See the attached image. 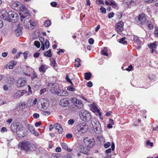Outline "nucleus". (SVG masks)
<instances>
[{"label": "nucleus", "mask_w": 158, "mask_h": 158, "mask_svg": "<svg viewBox=\"0 0 158 158\" xmlns=\"http://www.w3.org/2000/svg\"><path fill=\"white\" fill-rule=\"evenodd\" d=\"M0 17L1 18L6 20H9V18L8 17V13L5 10H2L0 12Z\"/></svg>", "instance_id": "4468645a"}, {"label": "nucleus", "mask_w": 158, "mask_h": 158, "mask_svg": "<svg viewBox=\"0 0 158 158\" xmlns=\"http://www.w3.org/2000/svg\"><path fill=\"white\" fill-rule=\"evenodd\" d=\"M26 83L27 81L25 79L23 78L19 79L17 83V86L18 88L23 87Z\"/></svg>", "instance_id": "9d476101"}, {"label": "nucleus", "mask_w": 158, "mask_h": 158, "mask_svg": "<svg viewBox=\"0 0 158 158\" xmlns=\"http://www.w3.org/2000/svg\"><path fill=\"white\" fill-rule=\"evenodd\" d=\"M88 42L90 44H93L94 43V40L93 38H90L89 39Z\"/></svg>", "instance_id": "603ef678"}, {"label": "nucleus", "mask_w": 158, "mask_h": 158, "mask_svg": "<svg viewBox=\"0 0 158 158\" xmlns=\"http://www.w3.org/2000/svg\"><path fill=\"white\" fill-rule=\"evenodd\" d=\"M133 40L138 44H140L141 43V41L137 36H134Z\"/></svg>", "instance_id": "2f4dec72"}, {"label": "nucleus", "mask_w": 158, "mask_h": 158, "mask_svg": "<svg viewBox=\"0 0 158 158\" xmlns=\"http://www.w3.org/2000/svg\"><path fill=\"white\" fill-rule=\"evenodd\" d=\"M19 8V10H20L22 12V13H20V16L22 18L24 19L26 16L30 14L29 12L25 6L21 4V6Z\"/></svg>", "instance_id": "0eeeda50"}, {"label": "nucleus", "mask_w": 158, "mask_h": 158, "mask_svg": "<svg viewBox=\"0 0 158 158\" xmlns=\"http://www.w3.org/2000/svg\"><path fill=\"white\" fill-rule=\"evenodd\" d=\"M51 158H60L58 154H52L51 156Z\"/></svg>", "instance_id": "bf43d9fd"}, {"label": "nucleus", "mask_w": 158, "mask_h": 158, "mask_svg": "<svg viewBox=\"0 0 158 158\" xmlns=\"http://www.w3.org/2000/svg\"><path fill=\"white\" fill-rule=\"evenodd\" d=\"M61 146L63 149L65 150H67L69 152H71L72 150L70 148H68L67 144L64 143H62L61 144Z\"/></svg>", "instance_id": "a878e982"}, {"label": "nucleus", "mask_w": 158, "mask_h": 158, "mask_svg": "<svg viewBox=\"0 0 158 158\" xmlns=\"http://www.w3.org/2000/svg\"><path fill=\"white\" fill-rule=\"evenodd\" d=\"M85 78L86 80H89L91 77V74L90 73H86L85 74Z\"/></svg>", "instance_id": "f704fd0d"}, {"label": "nucleus", "mask_w": 158, "mask_h": 158, "mask_svg": "<svg viewBox=\"0 0 158 158\" xmlns=\"http://www.w3.org/2000/svg\"><path fill=\"white\" fill-rule=\"evenodd\" d=\"M65 79H66V81H68L69 82V83H70L71 84L73 85V82H72V81H71V80L69 78V77L68 75H67L66 76V78H65Z\"/></svg>", "instance_id": "5fc2aeb1"}, {"label": "nucleus", "mask_w": 158, "mask_h": 158, "mask_svg": "<svg viewBox=\"0 0 158 158\" xmlns=\"http://www.w3.org/2000/svg\"><path fill=\"white\" fill-rule=\"evenodd\" d=\"M56 93L58 95L62 96H66L67 94V93L66 91L61 89L58 90L57 92H56Z\"/></svg>", "instance_id": "4be33fe9"}, {"label": "nucleus", "mask_w": 158, "mask_h": 158, "mask_svg": "<svg viewBox=\"0 0 158 158\" xmlns=\"http://www.w3.org/2000/svg\"><path fill=\"white\" fill-rule=\"evenodd\" d=\"M37 77V75L36 73L35 72H33L32 73V75L31 77V79L33 80L35 78Z\"/></svg>", "instance_id": "49530a36"}, {"label": "nucleus", "mask_w": 158, "mask_h": 158, "mask_svg": "<svg viewBox=\"0 0 158 158\" xmlns=\"http://www.w3.org/2000/svg\"><path fill=\"white\" fill-rule=\"evenodd\" d=\"M101 11L103 14H105L106 13V9L103 6H101L100 8Z\"/></svg>", "instance_id": "8fccbe9b"}, {"label": "nucleus", "mask_w": 158, "mask_h": 158, "mask_svg": "<svg viewBox=\"0 0 158 158\" xmlns=\"http://www.w3.org/2000/svg\"><path fill=\"white\" fill-rule=\"evenodd\" d=\"M92 125L94 128L96 127H97L100 126H101L98 120H95L92 123Z\"/></svg>", "instance_id": "bb28decb"}, {"label": "nucleus", "mask_w": 158, "mask_h": 158, "mask_svg": "<svg viewBox=\"0 0 158 158\" xmlns=\"http://www.w3.org/2000/svg\"><path fill=\"white\" fill-rule=\"evenodd\" d=\"M67 89L71 91H74L75 90V88L71 86H69L68 87Z\"/></svg>", "instance_id": "09e8293b"}, {"label": "nucleus", "mask_w": 158, "mask_h": 158, "mask_svg": "<svg viewBox=\"0 0 158 158\" xmlns=\"http://www.w3.org/2000/svg\"><path fill=\"white\" fill-rule=\"evenodd\" d=\"M39 40L41 43V49L42 50H44L45 49V47L44 46V38L42 37H40L39 38Z\"/></svg>", "instance_id": "cd10ccee"}, {"label": "nucleus", "mask_w": 158, "mask_h": 158, "mask_svg": "<svg viewBox=\"0 0 158 158\" xmlns=\"http://www.w3.org/2000/svg\"><path fill=\"white\" fill-rule=\"evenodd\" d=\"M157 46L156 42V41L150 43L148 45V47L149 48L152 49L151 52L152 53H154V52L156 53V50H155L154 49L156 48Z\"/></svg>", "instance_id": "dca6fc26"}, {"label": "nucleus", "mask_w": 158, "mask_h": 158, "mask_svg": "<svg viewBox=\"0 0 158 158\" xmlns=\"http://www.w3.org/2000/svg\"><path fill=\"white\" fill-rule=\"evenodd\" d=\"M51 24V21L49 20H47L44 23V25L46 27L49 26Z\"/></svg>", "instance_id": "79ce46f5"}, {"label": "nucleus", "mask_w": 158, "mask_h": 158, "mask_svg": "<svg viewBox=\"0 0 158 158\" xmlns=\"http://www.w3.org/2000/svg\"><path fill=\"white\" fill-rule=\"evenodd\" d=\"M96 3L98 4H104V2L102 0H97Z\"/></svg>", "instance_id": "680f3d73"}, {"label": "nucleus", "mask_w": 158, "mask_h": 158, "mask_svg": "<svg viewBox=\"0 0 158 158\" xmlns=\"http://www.w3.org/2000/svg\"><path fill=\"white\" fill-rule=\"evenodd\" d=\"M124 26L123 23L121 21H119L116 25V30L118 34H120V32L123 30Z\"/></svg>", "instance_id": "1a4fd4ad"}, {"label": "nucleus", "mask_w": 158, "mask_h": 158, "mask_svg": "<svg viewBox=\"0 0 158 158\" xmlns=\"http://www.w3.org/2000/svg\"><path fill=\"white\" fill-rule=\"evenodd\" d=\"M116 15L117 16L118 19H120L122 16L123 13L121 12H117L116 13Z\"/></svg>", "instance_id": "a18cd8bd"}, {"label": "nucleus", "mask_w": 158, "mask_h": 158, "mask_svg": "<svg viewBox=\"0 0 158 158\" xmlns=\"http://www.w3.org/2000/svg\"><path fill=\"white\" fill-rule=\"evenodd\" d=\"M101 54L106 56H107L108 55L107 48L105 47L103 49L102 51Z\"/></svg>", "instance_id": "e433bc0d"}, {"label": "nucleus", "mask_w": 158, "mask_h": 158, "mask_svg": "<svg viewBox=\"0 0 158 158\" xmlns=\"http://www.w3.org/2000/svg\"><path fill=\"white\" fill-rule=\"evenodd\" d=\"M15 132L20 137H23L25 135L24 132L22 129V128L21 127H19Z\"/></svg>", "instance_id": "f3484780"}, {"label": "nucleus", "mask_w": 158, "mask_h": 158, "mask_svg": "<svg viewBox=\"0 0 158 158\" xmlns=\"http://www.w3.org/2000/svg\"><path fill=\"white\" fill-rule=\"evenodd\" d=\"M25 93L26 91H19L14 94L13 97L15 98H18L23 96Z\"/></svg>", "instance_id": "6ab92c4d"}, {"label": "nucleus", "mask_w": 158, "mask_h": 158, "mask_svg": "<svg viewBox=\"0 0 158 158\" xmlns=\"http://www.w3.org/2000/svg\"><path fill=\"white\" fill-rule=\"evenodd\" d=\"M21 6V4L20 2H15L12 5V7L17 10H19V8Z\"/></svg>", "instance_id": "aec40b11"}, {"label": "nucleus", "mask_w": 158, "mask_h": 158, "mask_svg": "<svg viewBox=\"0 0 158 158\" xmlns=\"http://www.w3.org/2000/svg\"><path fill=\"white\" fill-rule=\"evenodd\" d=\"M50 4L52 6L56 7L57 6V3L55 2H52Z\"/></svg>", "instance_id": "69168bd1"}, {"label": "nucleus", "mask_w": 158, "mask_h": 158, "mask_svg": "<svg viewBox=\"0 0 158 158\" xmlns=\"http://www.w3.org/2000/svg\"><path fill=\"white\" fill-rule=\"evenodd\" d=\"M19 127L17 123H14L11 125L10 128L12 131L15 133L18 128Z\"/></svg>", "instance_id": "5701e85b"}, {"label": "nucleus", "mask_w": 158, "mask_h": 158, "mask_svg": "<svg viewBox=\"0 0 158 158\" xmlns=\"http://www.w3.org/2000/svg\"><path fill=\"white\" fill-rule=\"evenodd\" d=\"M22 26H19V28L16 29L15 30V34L17 36H19L22 34Z\"/></svg>", "instance_id": "393cba45"}, {"label": "nucleus", "mask_w": 158, "mask_h": 158, "mask_svg": "<svg viewBox=\"0 0 158 158\" xmlns=\"http://www.w3.org/2000/svg\"><path fill=\"white\" fill-rule=\"evenodd\" d=\"M8 17L9 20L11 19H14V20L17 19L19 18V16L17 14L12 11H10L8 14Z\"/></svg>", "instance_id": "9b49d317"}, {"label": "nucleus", "mask_w": 158, "mask_h": 158, "mask_svg": "<svg viewBox=\"0 0 158 158\" xmlns=\"http://www.w3.org/2000/svg\"><path fill=\"white\" fill-rule=\"evenodd\" d=\"M83 142L87 146L86 148H90L95 143L94 140L93 139H89L88 138H86L83 139Z\"/></svg>", "instance_id": "6e6552de"}, {"label": "nucleus", "mask_w": 158, "mask_h": 158, "mask_svg": "<svg viewBox=\"0 0 158 158\" xmlns=\"http://www.w3.org/2000/svg\"><path fill=\"white\" fill-rule=\"evenodd\" d=\"M80 62L81 60L79 58L75 59L74 64V66H76L77 68L79 67L81 65Z\"/></svg>", "instance_id": "c756f323"}, {"label": "nucleus", "mask_w": 158, "mask_h": 158, "mask_svg": "<svg viewBox=\"0 0 158 158\" xmlns=\"http://www.w3.org/2000/svg\"><path fill=\"white\" fill-rule=\"evenodd\" d=\"M155 34L156 36H158V28L157 27H155Z\"/></svg>", "instance_id": "052dcab7"}, {"label": "nucleus", "mask_w": 158, "mask_h": 158, "mask_svg": "<svg viewBox=\"0 0 158 158\" xmlns=\"http://www.w3.org/2000/svg\"><path fill=\"white\" fill-rule=\"evenodd\" d=\"M133 68L132 66L131 65H130L128 66V68H126V70L127 71H130L132 70Z\"/></svg>", "instance_id": "6e6d98bb"}, {"label": "nucleus", "mask_w": 158, "mask_h": 158, "mask_svg": "<svg viewBox=\"0 0 158 158\" xmlns=\"http://www.w3.org/2000/svg\"><path fill=\"white\" fill-rule=\"evenodd\" d=\"M21 147L26 151H33L36 149L35 145L26 141L21 142Z\"/></svg>", "instance_id": "f03ea898"}, {"label": "nucleus", "mask_w": 158, "mask_h": 158, "mask_svg": "<svg viewBox=\"0 0 158 158\" xmlns=\"http://www.w3.org/2000/svg\"><path fill=\"white\" fill-rule=\"evenodd\" d=\"M95 132L97 134H99L101 132V126H100L94 128Z\"/></svg>", "instance_id": "4c0bfd02"}, {"label": "nucleus", "mask_w": 158, "mask_h": 158, "mask_svg": "<svg viewBox=\"0 0 158 158\" xmlns=\"http://www.w3.org/2000/svg\"><path fill=\"white\" fill-rule=\"evenodd\" d=\"M49 46L50 43L48 40H45L44 43V46L47 49H48L49 48Z\"/></svg>", "instance_id": "ea45409f"}, {"label": "nucleus", "mask_w": 158, "mask_h": 158, "mask_svg": "<svg viewBox=\"0 0 158 158\" xmlns=\"http://www.w3.org/2000/svg\"><path fill=\"white\" fill-rule=\"evenodd\" d=\"M74 157V155L71 153H69L64 156L65 158H73Z\"/></svg>", "instance_id": "a19ab883"}, {"label": "nucleus", "mask_w": 158, "mask_h": 158, "mask_svg": "<svg viewBox=\"0 0 158 158\" xmlns=\"http://www.w3.org/2000/svg\"><path fill=\"white\" fill-rule=\"evenodd\" d=\"M91 108H92V110L93 112L98 113V114L100 116L101 115V112H100V110L97 108L95 103H93L92 104Z\"/></svg>", "instance_id": "a211bd4d"}, {"label": "nucleus", "mask_w": 158, "mask_h": 158, "mask_svg": "<svg viewBox=\"0 0 158 158\" xmlns=\"http://www.w3.org/2000/svg\"><path fill=\"white\" fill-rule=\"evenodd\" d=\"M48 100L47 98H40L38 101V106L41 105V107L44 110L46 109L49 106Z\"/></svg>", "instance_id": "39448f33"}, {"label": "nucleus", "mask_w": 158, "mask_h": 158, "mask_svg": "<svg viewBox=\"0 0 158 158\" xmlns=\"http://www.w3.org/2000/svg\"><path fill=\"white\" fill-rule=\"evenodd\" d=\"M31 20L29 18L26 19L24 21V24L27 27L29 26V24Z\"/></svg>", "instance_id": "58836bf2"}, {"label": "nucleus", "mask_w": 158, "mask_h": 158, "mask_svg": "<svg viewBox=\"0 0 158 158\" xmlns=\"http://www.w3.org/2000/svg\"><path fill=\"white\" fill-rule=\"evenodd\" d=\"M125 39L126 38L125 37L120 39L119 40V43L122 44H126L127 43V42L125 40Z\"/></svg>", "instance_id": "37998d69"}, {"label": "nucleus", "mask_w": 158, "mask_h": 158, "mask_svg": "<svg viewBox=\"0 0 158 158\" xmlns=\"http://www.w3.org/2000/svg\"><path fill=\"white\" fill-rule=\"evenodd\" d=\"M42 114L43 115L46 116L49 115L50 114V112L48 111H44L42 112Z\"/></svg>", "instance_id": "864d4df0"}, {"label": "nucleus", "mask_w": 158, "mask_h": 158, "mask_svg": "<svg viewBox=\"0 0 158 158\" xmlns=\"http://www.w3.org/2000/svg\"><path fill=\"white\" fill-rule=\"evenodd\" d=\"M34 45L37 48H39L40 47V43L38 41H35L34 42Z\"/></svg>", "instance_id": "de8ad7c7"}, {"label": "nucleus", "mask_w": 158, "mask_h": 158, "mask_svg": "<svg viewBox=\"0 0 158 158\" xmlns=\"http://www.w3.org/2000/svg\"><path fill=\"white\" fill-rule=\"evenodd\" d=\"M54 127L58 131V132L60 134H61L63 132V129L62 127L60 124L56 123L54 125Z\"/></svg>", "instance_id": "412c9836"}, {"label": "nucleus", "mask_w": 158, "mask_h": 158, "mask_svg": "<svg viewBox=\"0 0 158 158\" xmlns=\"http://www.w3.org/2000/svg\"><path fill=\"white\" fill-rule=\"evenodd\" d=\"M75 106L79 109L83 107V105L81 102L79 100L76 99V101L74 103Z\"/></svg>", "instance_id": "b1692460"}, {"label": "nucleus", "mask_w": 158, "mask_h": 158, "mask_svg": "<svg viewBox=\"0 0 158 158\" xmlns=\"http://www.w3.org/2000/svg\"><path fill=\"white\" fill-rule=\"evenodd\" d=\"M27 128L31 134L34 133H35V130H34V127L32 125L30 124H28L27 125Z\"/></svg>", "instance_id": "c85d7f7f"}, {"label": "nucleus", "mask_w": 158, "mask_h": 158, "mask_svg": "<svg viewBox=\"0 0 158 158\" xmlns=\"http://www.w3.org/2000/svg\"><path fill=\"white\" fill-rule=\"evenodd\" d=\"M70 104L69 101L67 98L61 99L60 102V105L62 107H67Z\"/></svg>", "instance_id": "ddd939ff"}, {"label": "nucleus", "mask_w": 158, "mask_h": 158, "mask_svg": "<svg viewBox=\"0 0 158 158\" xmlns=\"http://www.w3.org/2000/svg\"><path fill=\"white\" fill-rule=\"evenodd\" d=\"M44 55L45 56L49 57H51L52 56V54L51 50L49 49L48 51L44 52Z\"/></svg>", "instance_id": "7c9ffc66"}, {"label": "nucleus", "mask_w": 158, "mask_h": 158, "mask_svg": "<svg viewBox=\"0 0 158 158\" xmlns=\"http://www.w3.org/2000/svg\"><path fill=\"white\" fill-rule=\"evenodd\" d=\"M79 117L81 119L84 121H89L91 118L90 113L89 111L84 110H81L79 113Z\"/></svg>", "instance_id": "7ed1b4c3"}, {"label": "nucleus", "mask_w": 158, "mask_h": 158, "mask_svg": "<svg viewBox=\"0 0 158 158\" xmlns=\"http://www.w3.org/2000/svg\"><path fill=\"white\" fill-rule=\"evenodd\" d=\"M110 3V6H111L115 8H117L118 5L116 2L113 0H109Z\"/></svg>", "instance_id": "473e14b6"}, {"label": "nucleus", "mask_w": 158, "mask_h": 158, "mask_svg": "<svg viewBox=\"0 0 158 158\" xmlns=\"http://www.w3.org/2000/svg\"><path fill=\"white\" fill-rule=\"evenodd\" d=\"M6 82L7 83L10 85L14 84L15 82V81L14 78L11 76L8 75L5 77Z\"/></svg>", "instance_id": "f8f14e48"}, {"label": "nucleus", "mask_w": 158, "mask_h": 158, "mask_svg": "<svg viewBox=\"0 0 158 158\" xmlns=\"http://www.w3.org/2000/svg\"><path fill=\"white\" fill-rule=\"evenodd\" d=\"M135 20L139 25L144 24L146 22V17L144 14L139 15L135 18Z\"/></svg>", "instance_id": "423d86ee"}, {"label": "nucleus", "mask_w": 158, "mask_h": 158, "mask_svg": "<svg viewBox=\"0 0 158 158\" xmlns=\"http://www.w3.org/2000/svg\"><path fill=\"white\" fill-rule=\"evenodd\" d=\"M88 129V126L85 123H81L78 124L74 131L75 134L78 137L79 135L85 133Z\"/></svg>", "instance_id": "f257e3e1"}, {"label": "nucleus", "mask_w": 158, "mask_h": 158, "mask_svg": "<svg viewBox=\"0 0 158 158\" xmlns=\"http://www.w3.org/2000/svg\"><path fill=\"white\" fill-rule=\"evenodd\" d=\"M33 116L34 118H37L39 117V114L36 113L34 114H33Z\"/></svg>", "instance_id": "338daca9"}, {"label": "nucleus", "mask_w": 158, "mask_h": 158, "mask_svg": "<svg viewBox=\"0 0 158 158\" xmlns=\"http://www.w3.org/2000/svg\"><path fill=\"white\" fill-rule=\"evenodd\" d=\"M146 144L147 146L150 147H152L153 145V143L150 142L149 140L147 141L146 142Z\"/></svg>", "instance_id": "13d9d810"}, {"label": "nucleus", "mask_w": 158, "mask_h": 158, "mask_svg": "<svg viewBox=\"0 0 158 158\" xmlns=\"http://www.w3.org/2000/svg\"><path fill=\"white\" fill-rule=\"evenodd\" d=\"M114 15V14L113 12H111L108 14V17L109 19H110L112 18Z\"/></svg>", "instance_id": "3c124183"}, {"label": "nucleus", "mask_w": 158, "mask_h": 158, "mask_svg": "<svg viewBox=\"0 0 158 158\" xmlns=\"http://www.w3.org/2000/svg\"><path fill=\"white\" fill-rule=\"evenodd\" d=\"M123 3L125 6L127 7L135 5V2L132 0H124Z\"/></svg>", "instance_id": "2eb2a0df"}, {"label": "nucleus", "mask_w": 158, "mask_h": 158, "mask_svg": "<svg viewBox=\"0 0 158 158\" xmlns=\"http://www.w3.org/2000/svg\"><path fill=\"white\" fill-rule=\"evenodd\" d=\"M89 150V148H86V147H85L82 145H80L77 147L76 149V151L77 152V155L78 156H81L79 153H83L85 154H87Z\"/></svg>", "instance_id": "20e7f679"}, {"label": "nucleus", "mask_w": 158, "mask_h": 158, "mask_svg": "<svg viewBox=\"0 0 158 158\" xmlns=\"http://www.w3.org/2000/svg\"><path fill=\"white\" fill-rule=\"evenodd\" d=\"M97 139L99 141H102L103 140V137L102 136L99 135L97 137Z\"/></svg>", "instance_id": "4d7b16f0"}, {"label": "nucleus", "mask_w": 158, "mask_h": 158, "mask_svg": "<svg viewBox=\"0 0 158 158\" xmlns=\"http://www.w3.org/2000/svg\"><path fill=\"white\" fill-rule=\"evenodd\" d=\"M110 145V142H107L104 145V147L106 148H108Z\"/></svg>", "instance_id": "0e129e2a"}, {"label": "nucleus", "mask_w": 158, "mask_h": 158, "mask_svg": "<svg viewBox=\"0 0 158 158\" xmlns=\"http://www.w3.org/2000/svg\"><path fill=\"white\" fill-rule=\"evenodd\" d=\"M74 122V121L73 119H70L68 121V123L70 125H73Z\"/></svg>", "instance_id": "e2e57ef3"}, {"label": "nucleus", "mask_w": 158, "mask_h": 158, "mask_svg": "<svg viewBox=\"0 0 158 158\" xmlns=\"http://www.w3.org/2000/svg\"><path fill=\"white\" fill-rule=\"evenodd\" d=\"M45 65L42 64L39 68V71L41 72H45L46 70V68H45Z\"/></svg>", "instance_id": "c9c22d12"}, {"label": "nucleus", "mask_w": 158, "mask_h": 158, "mask_svg": "<svg viewBox=\"0 0 158 158\" xmlns=\"http://www.w3.org/2000/svg\"><path fill=\"white\" fill-rule=\"evenodd\" d=\"M19 107L21 108V109H24L26 107V105L25 103L24 102L20 103L19 104Z\"/></svg>", "instance_id": "c03bdc74"}, {"label": "nucleus", "mask_w": 158, "mask_h": 158, "mask_svg": "<svg viewBox=\"0 0 158 158\" xmlns=\"http://www.w3.org/2000/svg\"><path fill=\"white\" fill-rule=\"evenodd\" d=\"M92 83L91 81H89L87 83V86L88 87H91L92 86Z\"/></svg>", "instance_id": "774afa93"}, {"label": "nucleus", "mask_w": 158, "mask_h": 158, "mask_svg": "<svg viewBox=\"0 0 158 158\" xmlns=\"http://www.w3.org/2000/svg\"><path fill=\"white\" fill-rule=\"evenodd\" d=\"M35 25L34 21L33 20H31L29 24V26L27 27L28 28L33 29Z\"/></svg>", "instance_id": "72a5a7b5"}]
</instances>
